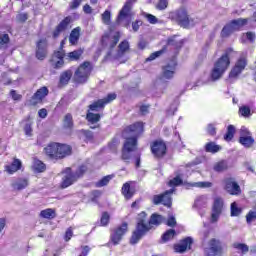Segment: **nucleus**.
<instances>
[{"label": "nucleus", "mask_w": 256, "mask_h": 256, "mask_svg": "<svg viewBox=\"0 0 256 256\" xmlns=\"http://www.w3.org/2000/svg\"><path fill=\"white\" fill-rule=\"evenodd\" d=\"M143 133L142 122H136L124 129L122 136L125 142L122 148V160L125 163H134L136 169L141 167V152L137 151V138Z\"/></svg>", "instance_id": "obj_1"}, {"label": "nucleus", "mask_w": 256, "mask_h": 256, "mask_svg": "<svg viewBox=\"0 0 256 256\" xmlns=\"http://www.w3.org/2000/svg\"><path fill=\"white\" fill-rule=\"evenodd\" d=\"M229 53H231V49L226 50V52L214 63V67L210 74L212 81H219V79L225 75L227 69H229V65H231Z\"/></svg>", "instance_id": "obj_2"}, {"label": "nucleus", "mask_w": 256, "mask_h": 256, "mask_svg": "<svg viewBox=\"0 0 256 256\" xmlns=\"http://www.w3.org/2000/svg\"><path fill=\"white\" fill-rule=\"evenodd\" d=\"M147 213L141 212L138 215V222L136 225V230L132 233L131 239H130V244L131 245H137L139 241L151 231V226H147Z\"/></svg>", "instance_id": "obj_3"}, {"label": "nucleus", "mask_w": 256, "mask_h": 256, "mask_svg": "<svg viewBox=\"0 0 256 256\" xmlns=\"http://www.w3.org/2000/svg\"><path fill=\"white\" fill-rule=\"evenodd\" d=\"M247 23H249V18H238L232 20L230 23L223 27L221 32L222 37H229V35L234 33V31H240V29H243Z\"/></svg>", "instance_id": "obj_4"}, {"label": "nucleus", "mask_w": 256, "mask_h": 256, "mask_svg": "<svg viewBox=\"0 0 256 256\" xmlns=\"http://www.w3.org/2000/svg\"><path fill=\"white\" fill-rule=\"evenodd\" d=\"M91 71H93V67H91V62L82 63L74 73V81L75 83H87V79H89V75H91Z\"/></svg>", "instance_id": "obj_5"}, {"label": "nucleus", "mask_w": 256, "mask_h": 256, "mask_svg": "<svg viewBox=\"0 0 256 256\" xmlns=\"http://www.w3.org/2000/svg\"><path fill=\"white\" fill-rule=\"evenodd\" d=\"M175 192L174 189L166 190L160 195H154L152 197L153 205H164V207H171L173 205V198L171 195Z\"/></svg>", "instance_id": "obj_6"}, {"label": "nucleus", "mask_w": 256, "mask_h": 256, "mask_svg": "<svg viewBox=\"0 0 256 256\" xmlns=\"http://www.w3.org/2000/svg\"><path fill=\"white\" fill-rule=\"evenodd\" d=\"M205 256H223V244L219 239L212 238L204 249Z\"/></svg>", "instance_id": "obj_7"}, {"label": "nucleus", "mask_w": 256, "mask_h": 256, "mask_svg": "<svg viewBox=\"0 0 256 256\" xmlns=\"http://www.w3.org/2000/svg\"><path fill=\"white\" fill-rule=\"evenodd\" d=\"M224 185V191L229 195H241V186L237 183V180L233 177H226L222 181Z\"/></svg>", "instance_id": "obj_8"}, {"label": "nucleus", "mask_w": 256, "mask_h": 256, "mask_svg": "<svg viewBox=\"0 0 256 256\" xmlns=\"http://www.w3.org/2000/svg\"><path fill=\"white\" fill-rule=\"evenodd\" d=\"M151 153L155 159H163L167 155V145L163 141H154L151 144Z\"/></svg>", "instance_id": "obj_9"}, {"label": "nucleus", "mask_w": 256, "mask_h": 256, "mask_svg": "<svg viewBox=\"0 0 256 256\" xmlns=\"http://www.w3.org/2000/svg\"><path fill=\"white\" fill-rule=\"evenodd\" d=\"M115 99H117V94L110 93L105 98L99 99L94 103L90 104L89 109L90 111H99L100 109H103L107 104L115 101Z\"/></svg>", "instance_id": "obj_10"}, {"label": "nucleus", "mask_w": 256, "mask_h": 256, "mask_svg": "<svg viewBox=\"0 0 256 256\" xmlns=\"http://www.w3.org/2000/svg\"><path fill=\"white\" fill-rule=\"evenodd\" d=\"M171 19L176 21L180 27H189V15L186 10H178L170 14Z\"/></svg>", "instance_id": "obj_11"}, {"label": "nucleus", "mask_w": 256, "mask_h": 256, "mask_svg": "<svg viewBox=\"0 0 256 256\" xmlns=\"http://www.w3.org/2000/svg\"><path fill=\"white\" fill-rule=\"evenodd\" d=\"M128 224L127 222L122 223V225L115 228L110 236V239L113 243V245H119V241L123 239V235L127 233Z\"/></svg>", "instance_id": "obj_12"}, {"label": "nucleus", "mask_w": 256, "mask_h": 256, "mask_svg": "<svg viewBox=\"0 0 256 256\" xmlns=\"http://www.w3.org/2000/svg\"><path fill=\"white\" fill-rule=\"evenodd\" d=\"M177 69V61L171 60L166 66L162 68V75L160 81L170 80L175 75Z\"/></svg>", "instance_id": "obj_13"}, {"label": "nucleus", "mask_w": 256, "mask_h": 256, "mask_svg": "<svg viewBox=\"0 0 256 256\" xmlns=\"http://www.w3.org/2000/svg\"><path fill=\"white\" fill-rule=\"evenodd\" d=\"M62 173L64 174L61 182L62 189H67V187H71L73 183L77 182V178L73 174V170H71V168H65Z\"/></svg>", "instance_id": "obj_14"}, {"label": "nucleus", "mask_w": 256, "mask_h": 256, "mask_svg": "<svg viewBox=\"0 0 256 256\" xmlns=\"http://www.w3.org/2000/svg\"><path fill=\"white\" fill-rule=\"evenodd\" d=\"M223 211V199L216 198L214 200L212 214H211V223H217L219 221V217H221V213Z\"/></svg>", "instance_id": "obj_15"}, {"label": "nucleus", "mask_w": 256, "mask_h": 256, "mask_svg": "<svg viewBox=\"0 0 256 256\" xmlns=\"http://www.w3.org/2000/svg\"><path fill=\"white\" fill-rule=\"evenodd\" d=\"M119 39H121L119 32H116L114 35H104L102 37V45L109 47V49H114L119 43Z\"/></svg>", "instance_id": "obj_16"}, {"label": "nucleus", "mask_w": 256, "mask_h": 256, "mask_svg": "<svg viewBox=\"0 0 256 256\" xmlns=\"http://www.w3.org/2000/svg\"><path fill=\"white\" fill-rule=\"evenodd\" d=\"M135 3H137V0H126L124 6L119 12L118 21H123V19L131 15V9H133V5H135Z\"/></svg>", "instance_id": "obj_17"}, {"label": "nucleus", "mask_w": 256, "mask_h": 256, "mask_svg": "<svg viewBox=\"0 0 256 256\" xmlns=\"http://www.w3.org/2000/svg\"><path fill=\"white\" fill-rule=\"evenodd\" d=\"M36 57L39 61H43L47 57V40L41 39L36 45Z\"/></svg>", "instance_id": "obj_18"}, {"label": "nucleus", "mask_w": 256, "mask_h": 256, "mask_svg": "<svg viewBox=\"0 0 256 256\" xmlns=\"http://www.w3.org/2000/svg\"><path fill=\"white\" fill-rule=\"evenodd\" d=\"M47 95H49V89L47 87L44 86L38 89L30 100L31 105H37V103H41V101H43Z\"/></svg>", "instance_id": "obj_19"}, {"label": "nucleus", "mask_w": 256, "mask_h": 256, "mask_svg": "<svg viewBox=\"0 0 256 256\" xmlns=\"http://www.w3.org/2000/svg\"><path fill=\"white\" fill-rule=\"evenodd\" d=\"M191 245H193V238L186 237L179 244L174 245V250L176 253H185L187 249H191Z\"/></svg>", "instance_id": "obj_20"}, {"label": "nucleus", "mask_w": 256, "mask_h": 256, "mask_svg": "<svg viewBox=\"0 0 256 256\" xmlns=\"http://www.w3.org/2000/svg\"><path fill=\"white\" fill-rule=\"evenodd\" d=\"M11 187L14 191H23V189L29 187V179L22 177L16 178L12 181Z\"/></svg>", "instance_id": "obj_21"}, {"label": "nucleus", "mask_w": 256, "mask_h": 256, "mask_svg": "<svg viewBox=\"0 0 256 256\" xmlns=\"http://www.w3.org/2000/svg\"><path fill=\"white\" fill-rule=\"evenodd\" d=\"M72 77H73V70L68 69L63 71L59 77L58 87L61 89L63 87H66V85H69V81H71Z\"/></svg>", "instance_id": "obj_22"}, {"label": "nucleus", "mask_w": 256, "mask_h": 256, "mask_svg": "<svg viewBox=\"0 0 256 256\" xmlns=\"http://www.w3.org/2000/svg\"><path fill=\"white\" fill-rule=\"evenodd\" d=\"M22 167H23V162H21V160L18 158H14L11 164L5 166V171L9 175H13V173H17V171H21Z\"/></svg>", "instance_id": "obj_23"}, {"label": "nucleus", "mask_w": 256, "mask_h": 256, "mask_svg": "<svg viewBox=\"0 0 256 256\" xmlns=\"http://www.w3.org/2000/svg\"><path fill=\"white\" fill-rule=\"evenodd\" d=\"M71 23V16L65 17L56 27V29L53 32V37H58L69 27V24Z\"/></svg>", "instance_id": "obj_24"}, {"label": "nucleus", "mask_w": 256, "mask_h": 256, "mask_svg": "<svg viewBox=\"0 0 256 256\" xmlns=\"http://www.w3.org/2000/svg\"><path fill=\"white\" fill-rule=\"evenodd\" d=\"M58 159H65L71 155L72 148L67 144L57 143Z\"/></svg>", "instance_id": "obj_25"}, {"label": "nucleus", "mask_w": 256, "mask_h": 256, "mask_svg": "<svg viewBox=\"0 0 256 256\" xmlns=\"http://www.w3.org/2000/svg\"><path fill=\"white\" fill-rule=\"evenodd\" d=\"M45 155L49 159H58L57 142H52L44 148Z\"/></svg>", "instance_id": "obj_26"}, {"label": "nucleus", "mask_w": 256, "mask_h": 256, "mask_svg": "<svg viewBox=\"0 0 256 256\" xmlns=\"http://www.w3.org/2000/svg\"><path fill=\"white\" fill-rule=\"evenodd\" d=\"M166 219L163 215L153 213L150 216V219L148 221L147 227H151L152 225H155V227H159V225H162V223H165Z\"/></svg>", "instance_id": "obj_27"}, {"label": "nucleus", "mask_w": 256, "mask_h": 256, "mask_svg": "<svg viewBox=\"0 0 256 256\" xmlns=\"http://www.w3.org/2000/svg\"><path fill=\"white\" fill-rule=\"evenodd\" d=\"M80 35H81V28L80 27L74 28L71 31L70 36H69L70 45H77Z\"/></svg>", "instance_id": "obj_28"}, {"label": "nucleus", "mask_w": 256, "mask_h": 256, "mask_svg": "<svg viewBox=\"0 0 256 256\" xmlns=\"http://www.w3.org/2000/svg\"><path fill=\"white\" fill-rule=\"evenodd\" d=\"M122 195H124L125 199H131L135 195V189L131 188L129 182L122 186Z\"/></svg>", "instance_id": "obj_29"}, {"label": "nucleus", "mask_w": 256, "mask_h": 256, "mask_svg": "<svg viewBox=\"0 0 256 256\" xmlns=\"http://www.w3.org/2000/svg\"><path fill=\"white\" fill-rule=\"evenodd\" d=\"M239 143L246 147V149H250V147H253L255 139L251 136H240Z\"/></svg>", "instance_id": "obj_30"}, {"label": "nucleus", "mask_w": 256, "mask_h": 256, "mask_svg": "<svg viewBox=\"0 0 256 256\" xmlns=\"http://www.w3.org/2000/svg\"><path fill=\"white\" fill-rule=\"evenodd\" d=\"M83 55V50L78 49L66 54V61H79Z\"/></svg>", "instance_id": "obj_31"}, {"label": "nucleus", "mask_w": 256, "mask_h": 256, "mask_svg": "<svg viewBox=\"0 0 256 256\" xmlns=\"http://www.w3.org/2000/svg\"><path fill=\"white\" fill-rule=\"evenodd\" d=\"M40 217L42 219H55L57 217V213L53 208H47L40 212Z\"/></svg>", "instance_id": "obj_32"}, {"label": "nucleus", "mask_w": 256, "mask_h": 256, "mask_svg": "<svg viewBox=\"0 0 256 256\" xmlns=\"http://www.w3.org/2000/svg\"><path fill=\"white\" fill-rule=\"evenodd\" d=\"M32 167L35 173H43L47 169L45 163L37 158H34Z\"/></svg>", "instance_id": "obj_33"}, {"label": "nucleus", "mask_w": 256, "mask_h": 256, "mask_svg": "<svg viewBox=\"0 0 256 256\" xmlns=\"http://www.w3.org/2000/svg\"><path fill=\"white\" fill-rule=\"evenodd\" d=\"M214 171H216V173H223V171H227V169H229V163H227L226 160H222L220 162H217L214 167H213Z\"/></svg>", "instance_id": "obj_34"}, {"label": "nucleus", "mask_w": 256, "mask_h": 256, "mask_svg": "<svg viewBox=\"0 0 256 256\" xmlns=\"http://www.w3.org/2000/svg\"><path fill=\"white\" fill-rule=\"evenodd\" d=\"M194 207H196V209H205V207H207V196H199L194 202Z\"/></svg>", "instance_id": "obj_35"}, {"label": "nucleus", "mask_w": 256, "mask_h": 256, "mask_svg": "<svg viewBox=\"0 0 256 256\" xmlns=\"http://www.w3.org/2000/svg\"><path fill=\"white\" fill-rule=\"evenodd\" d=\"M189 187H197L198 189H210L213 187V183L209 181L204 182H192L188 184Z\"/></svg>", "instance_id": "obj_36"}, {"label": "nucleus", "mask_w": 256, "mask_h": 256, "mask_svg": "<svg viewBox=\"0 0 256 256\" xmlns=\"http://www.w3.org/2000/svg\"><path fill=\"white\" fill-rule=\"evenodd\" d=\"M235 66L238 67V69H241L242 71L245 70V67H247V53H242L240 55Z\"/></svg>", "instance_id": "obj_37"}, {"label": "nucleus", "mask_w": 256, "mask_h": 256, "mask_svg": "<svg viewBox=\"0 0 256 256\" xmlns=\"http://www.w3.org/2000/svg\"><path fill=\"white\" fill-rule=\"evenodd\" d=\"M206 153H219L221 151V146L215 144V142H208L205 145Z\"/></svg>", "instance_id": "obj_38"}, {"label": "nucleus", "mask_w": 256, "mask_h": 256, "mask_svg": "<svg viewBox=\"0 0 256 256\" xmlns=\"http://www.w3.org/2000/svg\"><path fill=\"white\" fill-rule=\"evenodd\" d=\"M167 45L175 47V49H181L183 47V40H177V36L168 38Z\"/></svg>", "instance_id": "obj_39"}, {"label": "nucleus", "mask_w": 256, "mask_h": 256, "mask_svg": "<svg viewBox=\"0 0 256 256\" xmlns=\"http://www.w3.org/2000/svg\"><path fill=\"white\" fill-rule=\"evenodd\" d=\"M232 247L236 249V251H240L242 255H246V253H249V246L245 243L235 242Z\"/></svg>", "instance_id": "obj_40"}, {"label": "nucleus", "mask_w": 256, "mask_h": 256, "mask_svg": "<svg viewBox=\"0 0 256 256\" xmlns=\"http://www.w3.org/2000/svg\"><path fill=\"white\" fill-rule=\"evenodd\" d=\"M73 115L71 113H67L63 119V127L64 129H73Z\"/></svg>", "instance_id": "obj_41"}, {"label": "nucleus", "mask_w": 256, "mask_h": 256, "mask_svg": "<svg viewBox=\"0 0 256 256\" xmlns=\"http://www.w3.org/2000/svg\"><path fill=\"white\" fill-rule=\"evenodd\" d=\"M175 235H177V232L174 229L167 230L161 237L162 243H167V241H171L174 239Z\"/></svg>", "instance_id": "obj_42"}, {"label": "nucleus", "mask_w": 256, "mask_h": 256, "mask_svg": "<svg viewBox=\"0 0 256 256\" xmlns=\"http://www.w3.org/2000/svg\"><path fill=\"white\" fill-rule=\"evenodd\" d=\"M86 119H87L88 123L95 125V123H99V121H101V115L95 114L93 112H88L86 115Z\"/></svg>", "instance_id": "obj_43"}, {"label": "nucleus", "mask_w": 256, "mask_h": 256, "mask_svg": "<svg viewBox=\"0 0 256 256\" xmlns=\"http://www.w3.org/2000/svg\"><path fill=\"white\" fill-rule=\"evenodd\" d=\"M67 54L65 53V50H63V42H61L60 49L57 51H54L53 59H66Z\"/></svg>", "instance_id": "obj_44"}, {"label": "nucleus", "mask_w": 256, "mask_h": 256, "mask_svg": "<svg viewBox=\"0 0 256 256\" xmlns=\"http://www.w3.org/2000/svg\"><path fill=\"white\" fill-rule=\"evenodd\" d=\"M233 137H235V126L229 125L227 128V132L224 135V139H225V141H231V139H233Z\"/></svg>", "instance_id": "obj_45"}, {"label": "nucleus", "mask_w": 256, "mask_h": 256, "mask_svg": "<svg viewBox=\"0 0 256 256\" xmlns=\"http://www.w3.org/2000/svg\"><path fill=\"white\" fill-rule=\"evenodd\" d=\"M242 211L243 210L237 206V202L231 204V217H239Z\"/></svg>", "instance_id": "obj_46"}, {"label": "nucleus", "mask_w": 256, "mask_h": 256, "mask_svg": "<svg viewBox=\"0 0 256 256\" xmlns=\"http://www.w3.org/2000/svg\"><path fill=\"white\" fill-rule=\"evenodd\" d=\"M111 219V216L109 215L108 212H103L101 219H100V225L101 227H107L109 225V221Z\"/></svg>", "instance_id": "obj_47"}, {"label": "nucleus", "mask_w": 256, "mask_h": 256, "mask_svg": "<svg viewBox=\"0 0 256 256\" xmlns=\"http://www.w3.org/2000/svg\"><path fill=\"white\" fill-rule=\"evenodd\" d=\"M51 66L53 67V69H63V67L65 66V59H58L57 61H55V59H52Z\"/></svg>", "instance_id": "obj_48"}, {"label": "nucleus", "mask_w": 256, "mask_h": 256, "mask_svg": "<svg viewBox=\"0 0 256 256\" xmlns=\"http://www.w3.org/2000/svg\"><path fill=\"white\" fill-rule=\"evenodd\" d=\"M113 179V175L104 176L100 181L96 183V187H105L109 184V181Z\"/></svg>", "instance_id": "obj_49"}, {"label": "nucleus", "mask_w": 256, "mask_h": 256, "mask_svg": "<svg viewBox=\"0 0 256 256\" xmlns=\"http://www.w3.org/2000/svg\"><path fill=\"white\" fill-rule=\"evenodd\" d=\"M167 49V46H165L162 50L160 51H156L154 53H152L147 59L146 61H155V59H157V57H161V55H163V53H165Z\"/></svg>", "instance_id": "obj_50"}, {"label": "nucleus", "mask_w": 256, "mask_h": 256, "mask_svg": "<svg viewBox=\"0 0 256 256\" xmlns=\"http://www.w3.org/2000/svg\"><path fill=\"white\" fill-rule=\"evenodd\" d=\"M87 172V166L81 165L73 174L76 176V179H80Z\"/></svg>", "instance_id": "obj_51"}, {"label": "nucleus", "mask_w": 256, "mask_h": 256, "mask_svg": "<svg viewBox=\"0 0 256 256\" xmlns=\"http://www.w3.org/2000/svg\"><path fill=\"white\" fill-rule=\"evenodd\" d=\"M102 22L104 25H111V11L105 10L102 14Z\"/></svg>", "instance_id": "obj_52"}, {"label": "nucleus", "mask_w": 256, "mask_h": 256, "mask_svg": "<svg viewBox=\"0 0 256 256\" xmlns=\"http://www.w3.org/2000/svg\"><path fill=\"white\" fill-rule=\"evenodd\" d=\"M144 17L151 25H157V23H159V19H157V17L153 14L144 13Z\"/></svg>", "instance_id": "obj_53"}, {"label": "nucleus", "mask_w": 256, "mask_h": 256, "mask_svg": "<svg viewBox=\"0 0 256 256\" xmlns=\"http://www.w3.org/2000/svg\"><path fill=\"white\" fill-rule=\"evenodd\" d=\"M241 73H243V70H241V68H239L237 66H234L229 73V77H230V79H235V77H239V75H241Z\"/></svg>", "instance_id": "obj_54"}, {"label": "nucleus", "mask_w": 256, "mask_h": 256, "mask_svg": "<svg viewBox=\"0 0 256 256\" xmlns=\"http://www.w3.org/2000/svg\"><path fill=\"white\" fill-rule=\"evenodd\" d=\"M255 220H256V211L250 210L246 215V223H248V225H251V223H253V221Z\"/></svg>", "instance_id": "obj_55"}, {"label": "nucleus", "mask_w": 256, "mask_h": 256, "mask_svg": "<svg viewBox=\"0 0 256 256\" xmlns=\"http://www.w3.org/2000/svg\"><path fill=\"white\" fill-rule=\"evenodd\" d=\"M80 133L85 136L86 141H93V132L90 130H80Z\"/></svg>", "instance_id": "obj_56"}, {"label": "nucleus", "mask_w": 256, "mask_h": 256, "mask_svg": "<svg viewBox=\"0 0 256 256\" xmlns=\"http://www.w3.org/2000/svg\"><path fill=\"white\" fill-rule=\"evenodd\" d=\"M239 112L241 113L242 117H249V115H251V108L248 106H242L239 108Z\"/></svg>", "instance_id": "obj_57"}, {"label": "nucleus", "mask_w": 256, "mask_h": 256, "mask_svg": "<svg viewBox=\"0 0 256 256\" xmlns=\"http://www.w3.org/2000/svg\"><path fill=\"white\" fill-rule=\"evenodd\" d=\"M183 183V180L181 179V177L176 176L175 178H173L172 180L169 181V185L171 187H177L179 185H181Z\"/></svg>", "instance_id": "obj_58"}, {"label": "nucleus", "mask_w": 256, "mask_h": 256, "mask_svg": "<svg viewBox=\"0 0 256 256\" xmlns=\"http://www.w3.org/2000/svg\"><path fill=\"white\" fill-rule=\"evenodd\" d=\"M81 3H83V0H74L72 2L69 3V9L70 10H75V9H79V6L81 5Z\"/></svg>", "instance_id": "obj_59"}, {"label": "nucleus", "mask_w": 256, "mask_h": 256, "mask_svg": "<svg viewBox=\"0 0 256 256\" xmlns=\"http://www.w3.org/2000/svg\"><path fill=\"white\" fill-rule=\"evenodd\" d=\"M141 25H143V21L135 20L134 22H132V31L134 33H137V31H139V28L141 27Z\"/></svg>", "instance_id": "obj_60"}, {"label": "nucleus", "mask_w": 256, "mask_h": 256, "mask_svg": "<svg viewBox=\"0 0 256 256\" xmlns=\"http://www.w3.org/2000/svg\"><path fill=\"white\" fill-rule=\"evenodd\" d=\"M167 5H169V2H167V0H159L156 7L159 11H163L167 9Z\"/></svg>", "instance_id": "obj_61"}, {"label": "nucleus", "mask_w": 256, "mask_h": 256, "mask_svg": "<svg viewBox=\"0 0 256 256\" xmlns=\"http://www.w3.org/2000/svg\"><path fill=\"white\" fill-rule=\"evenodd\" d=\"M119 49L121 53H125V51H128L129 49V41L124 40L119 44Z\"/></svg>", "instance_id": "obj_62"}, {"label": "nucleus", "mask_w": 256, "mask_h": 256, "mask_svg": "<svg viewBox=\"0 0 256 256\" xmlns=\"http://www.w3.org/2000/svg\"><path fill=\"white\" fill-rule=\"evenodd\" d=\"M9 43V34H0V47Z\"/></svg>", "instance_id": "obj_63"}, {"label": "nucleus", "mask_w": 256, "mask_h": 256, "mask_svg": "<svg viewBox=\"0 0 256 256\" xmlns=\"http://www.w3.org/2000/svg\"><path fill=\"white\" fill-rule=\"evenodd\" d=\"M207 133H209L212 137H215V135H217V128H215L214 124H208Z\"/></svg>", "instance_id": "obj_64"}]
</instances>
